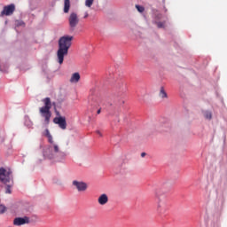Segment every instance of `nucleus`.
<instances>
[{
  "instance_id": "27",
  "label": "nucleus",
  "mask_w": 227,
  "mask_h": 227,
  "mask_svg": "<svg viewBox=\"0 0 227 227\" xmlns=\"http://www.w3.org/2000/svg\"><path fill=\"white\" fill-rule=\"evenodd\" d=\"M145 155H146L145 153H141V157H145Z\"/></svg>"
},
{
  "instance_id": "19",
  "label": "nucleus",
  "mask_w": 227,
  "mask_h": 227,
  "mask_svg": "<svg viewBox=\"0 0 227 227\" xmlns=\"http://www.w3.org/2000/svg\"><path fill=\"white\" fill-rule=\"evenodd\" d=\"M136 8L139 13H143V12H145V7H143V5H136Z\"/></svg>"
},
{
  "instance_id": "21",
  "label": "nucleus",
  "mask_w": 227,
  "mask_h": 227,
  "mask_svg": "<svg viewBox=\"0 0 227 227\" xmlns=\"http://www.w3.org/2000/svg\"><path fill=\"white\" fill-rule=\"evenodd\" d=\"M16 26H26V23L22 20H16Z\"/></svg>"
},
{
  "instance_id": "20",
  "label": "nucleus",
  "mask_w": 227,
  "mask_h": 227,
  "mask_svg": "<svg viewBox=\"0 0 227 227\" xmlns=\"http://www.w3.org/2000/svg\"><path fill=\"white\" fill-rule=\"evenodd\" d=\"M6 212V206L0 204V214H4Z\"/></svg>"
},
{
  "instance_id": "23",
  "label": "nucleus",
  "mask_w": 227,
  "mask_h": 227,
  "mask_svg": "<svg viewBox=\"0 0 227 227\" xmlns=\"http://www.w3.org/2000/svg\"><path fill=\"white\" fill-rule=\"evenodd\" d=\"M54 184H56V185H61V180L57 179L54 181Z\"/></svg>"
},
{
  "instance_id": "26",
  "label": "nucleus",
  "mask_w": 227,
  "mask_h": 227,
  "mask_svg": "<svg viewBox=\"0 0 227 227\" xmlns=\"http://www.w3.org/2000/svg\"><path fill=\"white\" fill-rule=\"evenodd\" d=\"M56 114H57L56 118L61 116V115L59 114V112H57Z\"/></svg>"
},
{
  "instance_id": "18",
  "label": "nucleus",
  "mask_w": 227,
  "mask_h": 227,
  "mask_svg": "<svg viewBox=\"0 0 227 227\" xmlns=\"http://www.w3.org/2000/svg\"><path fill=\"white\" fill-rule=\"evenodd\" d=\"M25 125L28 128H31L33 127V122L29 121L28 118H26V121H25Z\"/></svg>"
},
{
  "instance_id": "24",
  "label": "nucleus",
  "mask_w": 227,
  "mask_h": 227,
  "mask_svg": "<svg viewBox=\"0 0 227 227\" xmlns=\"http://www.w3.org/2000/svg\"><path fill=\"white\" fill-rule=\"evenodd\" d=\"M96 134H98V136H100V137H102V132H100V130H97Z\"/></svg>"
},
{
  "instance_id": "1",
  "label": "nucleus",
  "mask_w": 227,
  "mask_h": 227,
  "mask_svg": "<svg viewBox=\"0 0 227 227\" xmlns=\"http://www.w3.org/2000/svg\"><path fill=\"white\" fill-rule=\"evenodd\" d=\"M50 145L45 148L43 152V157L52 162H65L67 160V153L63 152L59 148V145L54 142L52 135L47 137Z\"/></svg>"
},
{
  "instance_id": "2",
  "label": "nucleus",
  "mask_w": 227,
  "mask_h": 227,
  "mask_svg": "<svg viewBox=\"0 0 227 227\" xmlns=\"http://www.w3.org/2000/svg\"><path fill=\"white\" fill-rule=\"evenodd\" d=\"M74 36L72 35H64L59 40V49L57 51V61L59 65H63L65 61V56L68 54V49L72 47V41Z\"/></svg>"
},
{
  "instance_id": "7",
  "label": "nucleus",
  "mask_w": 227,
  "mask_h": 227,
  "mask_svg": "<svg viewBox=\"0 0 227 227\" xmlns=\"http://www.w3.org/2000/svg\"><path fill=\"white\" fill-rule=\"evenodd\" d=\"M160 196H162V192H160V191L155 192V198L158 200L157 211L159 214H163V212H166V202L162 201Z\"/></svg>"
},
{
  "instance_id": "8",
  "label": "nucleus",
  "mask_w": 227,
  "mask_h": 227,
  "mask_svg": "<svg viewBox=\"0 0 227 227\" xmlns=\"http://www.w3.org/2000/svg\"><path fill=\"white\" fill-rule=\"evenodd\" d=\"M72 185L78 192H86L88 191V184L84 181L73 180Z\"/></svg>"
},
{
  "instance_id": "11",
  "label": "nucleus",
  "mask_w": 227,
  "mask_h": 227,
  "mask_svg": "<svg viewBox=\"0 0 227 227\" xmlns=\"http://www.w3.org/2000/svg\"><path fill=\"white\" fill-rule=\"evenodd\" d=\"M14 226H22L24 224H29V217L24 216V217H16L13 220Z\"/></svg>"
},
{
  "instance_id": "9",
  "label": "nucleus",
  "mask_w": 227,
  "mask_h": 227,
  "mask_svg": "<svg viewBox=\"0 0 227 227\" xmlns=\"http://www.w3.org/2000/svg\"><path fill=\"white\" fill-rule=\"evenodd\" d=\"M53 123L59 125V129H61L62 130L67 129V118H65L64 116L55 117L53 119Z\"/></svg>"
},
{
  "instance_id": "25",
  "label": "nucleus",
  "mask_w": 227,
  "mask_h": 227,
  "mask_svg": "<svg viewBox=\"0 0 227 227\" xmlns=\"http://www.w3.org/2000/svg\"><path fill=\"white\" fill-rule=\"evenodd\" d=\"M88 17H89L88 12H85L83 19H88Z\"/></svg>"
},
{
  "instance_id": "17",
  "label": "nucleus",
  "mask_w": 227,
  "mask_h": 227,
  "mask_svg": "<svg viewBox=\"0 0 227 227\" xmlns=\"http://www.w3.org/2000/svg\"><path fill=\"white\" fill-rule=\"evenodd\" d=\"M94 2L95 0H85V6L87 8H91V6H93Z\"/></svg>"
},
{
  "instance_id": "14",
  "label": "nucleus",
  "mask_w": 227,
  "mask_h": 227,
  "mask_svg": "<svg viewBox=\"0 0 227 227\" xmlns=\"http://www.w3.org/2000/svg\"><path fill=\"white\" fill-rule=\"evenodd\" d=\"M70 12V0H64V13Z\"/></svg>"
},
{
  "instance_id": "28",
  "label": "nucleus",
  "mask_w": 227,
  "mask_h": 227,
  "mask_svg": "<svg viewBox=\"0 0 227 227\" xmlns=\"http://www.w3.org/2000/svg\"><path fill=\"white\" fill-rule=\"evenodd\" d=\"M100 113H101V110H100V109L98 110L97 114H100Z\"/></svg>"
},
{
  "instance_id": "15",
  "label": "nucleus",
  "mask_w": 227,
  "mask_h": 227,
  "mask_svg": "<svg viewBox=\"0 0 227 227\" xmlns=\"http://www.w3.org/2000/svg\"><path fill=\"white\" fill-rule=\"evenodd\" d=\"M159 97L160 98H168V93H166V90H164V87L160 88Z\"/></svg>"
},
{
  "instance_id": "4",
  "label": "nucleus",
  "mask_w": 227,
  "mask_h": 227,
  "mask_svg": "<svg viewBox=\"0 0 227 227\" xmlns=\"http://www.w3.org/2000/svg\"><path fill=\"white\" fill-rule=\"evenodd\" d=\"M43 102L44 106L39 109V113L42 118H44V123H46V125H49V122L51 121V116L52 115V114H51V108L52 107V104L51 103V98H45L44 99H43Z\"/></svg>"
},
{
  "instance_id": "5",
  "label": "nucleus",
  "mask_w": 227,
  "mask_h": 227,
  "mask_svg": "<svg viewBox=\"0 0 227 227\" xmlns=\"http://www.w3.org/2000/svg\"><path fill=\"white\" fill-rule=\"evenodd\" d=\"M153 24H156L157 27H159V29H162V27H164L165 24H166V18H164L162 16V14H160V12H159L158 11H155L153 13Z\"/></svg>"
},
{
  "instance_id": "10",
  "label": "nucleus",
  "mask_w": 227,
  "mask_h": 227,
  "mask_svg": "<svg viewBox=\"0 0 227 227\" xmlns=\"http://www.w3.org/2000/svg\"><path fill=\"white\" fill-rule=\"evenodd\" d=\"M13 12H15V4H11L4 7L0 15L1 17H4V15H6V17H10V15H13Z\"/></svg>"
},
{
  "instance_id": "22",
  "label": "nucleus",
  "mask_w": 227,
  "mask_h": 227,
  "mask_svg": "<svg viewBox=\"0 0 227 227\" xmlns=\"http://www.w3.org/2000/svg\"><path fill=\"white\" fill-rule=\"evenodd\" d=\"M44 136L48 137L49 136H51V132L48 129H45Z\"/></svg>"
},
{
  "instance_id": "12",
  "label": "nucleus",
  "mask_w": 227,
  "mask_h": 227,
  "mask_svg": "<svg viewBox=\"0 0 227 227\" xmlns=\"http://www.w3.org/2000/svg\"><path fill=\"white\" fill-rule=\"evenodd\" d=\"M109 202V197L107 194L103 193L98 198V203L101 206L107 205Z\"/></svg>"
},
{
  "instance_id": "16",
  "label": "nucleus",
  "mask_w": 227,
  "mask_h": 227,
  "mask_svg": "<svg viewBox=\"0 0 227 227\" xmlns=\"http://www.w3.org/2000/svg\"><path fill=\"white\" fill-rule=\"evenodd\" d=\"M203 116L206 118V120H212V112L205 110L203 111Z\"/></svg>"
},
{
  "instance_id": "13",
  "label": "nucleus",
  "mask_w": 227,
  "mask_h": 227,
  "mask_svg": "<svg viewBox=\"0 0 227 227\" xmlns=\"http://www.w3.org/2000/svg\"><path fill=\"white\" fill-rule=\"evenodd\" d=\"M79 81H81V74L79 73H74L69 80L71 84H77Z\"/></svg>"
},
{
  "instance_id": "3",
  "label": "nucleus",
  "mask_w": 227,
  "mask_h": 227,
  "mask_svg": "<svg viewBox=\"0 0 227 227\" xmlns=\"http://www.w3.org/2000/svg\"><path fill=\"white\" fill-rule=\"evenodd\" d=\"M0 182L5 184V194H12V188L13 187V176L12 170L0 168Z\"/></svg>"
},
{
  "instance_id": "6",
  "label": "nucleus",
  "mask_w": 227,
  "mask_h": 227,
  "mask_svg": "<svg viewBox=\"0 0 227 227\" xmlns=\"http://www.w3.org/2000/svg\"><path fill=\"white\" fill-rule=\"evenodd\" d=\"M70 31H75V27L79 25V16L75 12H71L68 18Z\"/></svg>"
}]
</instances>
